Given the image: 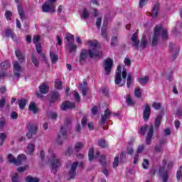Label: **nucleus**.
I'll return each mask as SVG.
<instances>
[{
  "mask_svg": "<svg viewBox=\"0 0 182 182\" xmlns=\"http://www.w3.org/2000/svg\"><path fill=\"white\" fill-rule=\"evenodd\" d=\"M161 36L162 39H167L168 38V32L166 29H163V26L158 25L154 28V35L152 37L151 46H157L159 43V38Z\"/></svg>",
  "mask_w": 182,
  "mask_h": 182,
  "instance_id": "nucleus-1",
  "label": "nucleus"
},
{
  "mask_svg": "<svg viewBox=\"0 0 182 182\" xmlns=\"http://www.w3.org/2000/svg\"><path fill=\"white\" fill-rule=\"evenodd\" d=\"M115 73V85H120V86H124V83H122V77L124 82H126V77H127V70L123 69L122 70V66L119 65Z\"/></svg>",
  "mask_w": 182,
  "mask_h": 182,
  "instance_id": "nucleus-2",
  "label": "nucleus"
},
{
  "mask_svg": "<svg viewBox=\"0 0 182 182\" xmlns=\"http://www.w3.org/2000/svg\"><path fill=\"white\" fill-rule=\"evenodd\" d=\"M50 166L51 167V172H53V174H56V173H58L59 171V168H60L62 166V162L60 161V159H59L55 154H51V158L50 159Z\"/></svg>",
  "mask_w": 182,
  "mask_h": 182,
  "instance_id": "nucleus-3",
  "label": "nucleus"
},
{
  "mask_svg": "<svg viewBox=\"0 0 182 182\" xmlns=\"http://www.w3.org/2000/svg\"><path fill=\"white\" fill-rule=\"evenodd\" d=\"M27 130L28 133L26 134V137L31 139L33 136H36L38 134V126L35 124L28 123L27 124Z\"/></svg>",
  "mask_w": 182,
  "mask_h": 182,
  "instance_id": "nucleus-4",
  "label": "nucleus"
},
{
  "mask_svg": "<svg viewBox=\"0 0 182 182\" xmlns=\"http://www.w3.org/2000/svg\"><path fill=\"white\" fill-rule=\"evenodd\" d=\"M66 140H68V130H66V128L63 127V126H61L57 137V143L58 144H63V142L66 141Z\"/></svg>",
  "mask_w": 182,
  "mask_h": 182,
  "instance_id": "nucleus-5",
  "label": "nucleus"
},
{
  "mask_svg": "<svg viewBox=\"0 0 182 182\" xmlns=\"http://www.w3.org/2000/svg\"><path fill=\"white\" fill-rule=\"evenodd\" d=\"M56 5L54 3L45 2L42 6V11L44 13L55 14Z\"/></svg>",
  "mask_w": 182,
  "mask_h": 182,
  "instance_id": "nucleus-6",
  "label": "nucleus"
},
{
  "mask_svg": "<svg viewBox=\"0 0 182 182\" xmlns=\"http://www.w3.org/2000/svg\"><path fill=\"white\" fill-rule=\"evenodd\" d=\"M77 161L73 162L71 165L70 171L68 172V181L73 180L76 177V169L77 168Z\"/></svg>",
  "mask_w": 182,
  "mask_h": 182,
  "instance_id": "nucleus-7",
  "label": "nucleus"
},
{
  "mask_svg": "<svg viewBox=\"0 0 182 182\" xmlns=\"http://www.w3.org/2000/svg\"><path fill=\"white\" fill-rule=\"evenodd\" d=\"M154 134V126L150 125L146 136V144H147V146H150L151 144V139H153Z\"/></svg>",
  "mask_w": 182,
  "mask_h": 182,
  "instance_id": "nucleus-8",
  "label": "nucleus"
},
{
  "mask_svg": "<svg viewBox=\"0 0 182 182\" xmlns=\"http://www.w3.org/2000/svg\"><path fill=\"white\" fill-rule=\"evenodd\" d=\"M105 65V74L107 76H109V75H110L112 73V68H113V60H112L110 58H107Z\"/></svg>",
  "mask_w": 182,
  "mask_h": 182,
  "instance_id": "nucleus-9",
  "label": "nucleus"
},
{
  "mask_svg": "<svg viewBox=\"0 0 182 182\" xmlns=\"http://www.w3.org/2000/svg\"><path fill=\"white\" fill-rule=\"evenodd\" d=\"M131 41L132 42V46H134L139 50L140 40H139V33L137 31L132 35Z\"/></svg>",
  "mask_w": 182,
  "mask_h": 182,
  "instance_id": "nucleus-10",
  "label": "nucleus"
},
{
  "mask_svg": "<svg viewBox=\"0 0 182 182\" xmlns=\"http://www.w3.org/2000/svg\"><path fill=\"white\" fill-rule=\"evenodd\" d=\"M166 166H161L159 169V176H162L163 182L168 181V171H165Z\"/></svg>",
  "mask_w": 182,
  "mask_h": 182,
  "instance_id": "nucleus-11",
  "label": "nucleus"
},
{
  "mask_svg": "<svg viewBox=\"0 0 182 182\" xmlns=\"http://www.w3.org/2000/svg\"><path fill=\"white\" fill-rule=\"evenodd\" d=\"M144 107L143 119L145 122H149V119H150V115L151 114V108L149 106V105H145Z\"/></svg>",
  "mask_w": 182,
  "mask_h": 182,
  "instance_id": "nucleus-12",
  "label": "nucleus"
},
{
  "mask_svg": "<svg viewBox=\"0 0 182 182\" xmlns=\"http://www.w3.org/2000/svg\"><path fill=\"white\" fill-rule=\"evenodd\" d=\"M13 67L14 70H16L17 72L14 73V76H16L17 79H19V77H21V73H19V72H22V67H21V65H19V62L18 61L14 62Z\"/></svg>",
  "mask_w": 182,
  "mask_h": 182,
  "instance_id": "nucleus-13",
  "label": "nucleus"
},
{
  "mask_svg": "<svg viewBox=\"0 0 182 182\" xmlns=\"http://www.w3.org/2000/svg\"><path fill=\"white\" fill-rule=\"evenodd\" d=\"M86 59H87V49H82L79 56L80 65H83L86 62Z\"/></svg>",
  "mask_w": 182,
  "mask_h": 182,
  "instance_id": "nucleus-14",
  "label": "nucleus"
},
{
  "mask_svg": "<svg viewBox=\"0 0 182 182\" xmlns=\"http://www.w3.org/2000/svg\"><path fill=\"white\" fill-rule=\"evenodd\" d=\"M167 143V138H165L164 139H161L159 141V143L158 144H156L154 147V151L156 153H161L162 150H163V146Z\"/></svg>",
  "mask_w": 182,
  "mask_h": 182,
  "instance_id": "nucleus-15",
  "label": "nucleus"
},
{
  "mask_svg": "<svg viewBox=\"0 0 182 182\" xmlns=\"http://www.w3.org/2000/svg\"><path fill=\"white\" fill-rule=\"evenodd\" d=\"M75 102L65 101L61 104V110H68V109H75Z\"/></svg>",
  "mask_w": 182,
  "mask_h": 182,
  "instance_id": "nucleus-16",
  "label": "nucleus"
},
{
  "mask_svg": "<svg viewBox=\"0 0 182 182\" xmlns=\"http://www.w3.org/2000/svg\"><path fill=\"white\" fill-rule=\"evenodd\" d=\"M110 114H112V112L110 111V109L107 108L105 111L104 115L101 116V124H105V123H106L107 119L110 117Z\"/></svg>",
  "mask_w": 182,
  "mask_h": 182,
  "instance_id": "nucleus-17",
  "label": "nucleus"
},
{
  "mask_svg": "<svg viewBox=\"0 0 182 182\" xmlns=\"http://www.w3.org/2000/svg\"><path fill=\"white\" fill-rule=\"evenodd\" d=\"M101 36L104 39H107V20H104L102 27Z\"/></svg>",
  "mask_w": 182,
  "mask_h": 182,
  "instance_id": "nucleus-18",
  "label": "nucleus"
},
{
  "mask_svg": "<svg viewBox=\"0 0 182 182\" xmlns=\"http://www.w3.org/2000/svg\"><path fill=\"white\" fill-rule=\"evenodd\" d=\"M60 96L59 92H52L50 97V105H53V103H55L58 99H59Z\"/></svg>",
  "mask_w": 182,
  "mask_h": 182,
  "instance_id": "nucleus-19",
  "label": "nucleus"
},
{
  "mask_svg": "<svg viewBox=\"0 0 182 182\" xmlns=\"http://www.w3.org/2000/svg\"><path fill=\"white\" fill-rule=\"evenodd\" d=\"M100 156V152L97 151L95 153V157H99ZM88 159H89L90 161H92V160H93V159H95V149H93V148H90L89 150Z\"/></svg>",
  "mask_w": 182,
  "mask_h": 182,
  "instance_id": "nucleus-20",
  "label": "nucleus"
},
{
  "mask_svg": "<svg viewBox=\"0 0 182 182\" xmlns=\"http://www.w3.org/2000/svg\"><path fill=\"white\" fill-rule=\"evenodd\" d=\"M23 161H26V156L24 154H20L17 156L16 163L15 166H21Z\"/></svg>",
  "mask_w": 182,
  "mask_h": 182,
  "instance_id": "nucleus-21",
  "label": "nucleus"
},
{
  "mask_svg": "<svg viewBox=\"0 0 182 182\" xmlns=\"http://www.w3.org/2000/svg\"><path fill=\"white\" fill-rule=\"evenodd\" d=\"M39 90L43 95H46L49 92V87L46 82H43L42 85L39 86Z\"/></svg>",
  "mask_w": 182,
  "mask_h": 182,
  "instance_id": "nucleus-22",
  "label": "nucleus"
},
{
  "mask_svg": "<svg viewBox=\"0 0 182 182\" xmlns=\"http://www.w3.org/2000/svg\"><path fill=\"white\" fill-rule=\"evenodd\" d=\"M161 120H163V116L161 114H158L155 119V123H154V128L155 129H159L160 127V125L161 124Z\"/></svg>",
  "mask_w": 182,
  "mask_h": 182,
  "instance_id": "nucleus-23",
  "label": "nucleus"
},
{
  "mask_svg": "<svg viewBox=\"0 0 182 182\" xmlns=\"http://www.w3.org/2000/svg\"><path fill=\"white\" fill-rule=\"evenodd\" d=\"M15 53H16V56L18 59V60H19V62L21 63H22V62L25 61V55L23 54H22V53L21 52V50H15Z\"/></svg>",
  "mask_w": 182,
  "mask_h": 182,
  "instance_id": "nucleus-24",
  "label": "nucleus"
},
{
  "mask_svg": "<svg viewBox=\"0 0 182 182\" xmlns=\"http://www.w3.org/2000/svg\"><path fill=\"white\" fill-rule=\"evenodd\" d=\"M28 110H30V112H33L34 114H36V113H38L39 111V109H38V107H36V103L31 102L28 106Z\"/></svg>",
  "mask_w": 182,
  "mask_h": 182,
  "instance_id": "nucleus-25",
  "label": "nucleus"
},
{
  "mask_svg": "<svg viewBox=\"0 0 182 182\" xmlns=\"http://www.w3.org/2000/svg\"><path fill=\"white\" fill-rule=\"evenodd\" d=\"M50 58L52 63H56L59 60V55L53 51H50Z\"/></svg>",
  "mask_w": 182,
  "mask_h": 182,
  "instance_id": "nucleus-26",
  "label": "nucleus"
},
{
  "mask_svg": "<svg viewBox=\"0 0 182 182\" xmlns=\"http://www.w3.org/2000/svg\"><path fill=\"white\" fill-rule=\"evenodd\" d=\"M26 103H28V100L25 98H21L18 100V107L20 110H23L25 107H26Z\"/></svg>",
  "mask_w": 182,
  "mask_h": 182,
  "instance_id": "nucleus-27",
  "label": "nucleus"
},
{
  "mask_svg": "<svg viewBox=\"0 0 182 182\" xmlns=\"http://www.w3.org/2000/svg\"><path fill=\"white\" fill-rule=\"evenodd\" d=\"M159 4H156L153 7L152 13L151 14V16H152V18H156L157 15H159Z\"/></svg>",
  "mask_w": 182,
  "mask_h": 182,
  "instance_id": "nucleus-28",
  "label": "nucleus"
},
{
  "mask_svg": "<svg viewBox=\"0 0 182 182\" xmlns=\"http://www.w3.org/2000/svg\"><path fill=\"white\" fill-rule=\"evenodd\" d=\"M67 48L69 50V53H73V52H76L77 49V46H76L73 43H71L67 45Z\"/></svg>",
  "mask_w": 182,
  "mask_h": 182,
  "instance_id": "nucleus-29",
  "label": "nucleus"
},
{
  "mask_svg": "<svg viewBox=\"0 0 182 182\" xmlns=\"http://www.w3.org/2000/svg\"><path fill=\"white\" fill-rule=\"evenodd\" d=\"M18 14L20 16L21 20L23 19V16L25 15V11L23 10V7L22 4H18L17 6Z\"/></svg>",
  "mask_w": 182,
  "mask_h": 182,
  "instance_id": "nucleus-30",
  "label": "nucleus"
},
{
  "mask_svg": "<svg viewBox=\"0 0 182 182\" xmlns=\"http://www.w3.org/2000/svg\"><path fill=\"white\" fill-rule=\"evenodd\" d=\"M148 43H149L147 42V38L146 37V36H143L141 37L140 42V46L141 49H146V47L147 46Z\"/></svg>",
  "mask_w": 182,
  "mask_h": 182,
  "instance_id": "nucleus-31",
  "label": "nucleus"
},
{
  "mask_svg": "<svg viewBox=\"0 0 182 182\" xmlns=\"http://www.w3.org/2000/svg\"><path fill=\"white\" fill-rule=\"evenodd\" d=\"M127 87L129 89L130 86H132V83H133V76L131 73L127 74Z\"/></svg>",
  "mask_w": 182,
  "mask_h": 182,
  "instance_id": "nucleus-32",
  "label": "nucleus"
},
{
  "mask_svg": "<svg viewBox=\"0 0 182 182\" xmlns=\"http://www.w3.org/2000/svg\"><path fill=\"white\" fill-rule=\"evenodd\" d=\"M65 39L68 43H73L75 41V36L70 33H67L65 34Z\"/></svg>",
  "mask_w": 182,
  "mask_h": 182,
  "instance_id": "nucleus-33",
  "label": "nucleus"
},
{
  "mask_svg": "<svg viewBox=\"0 0 182 182\" xmlns=\"http://www.w3.org/2000/svg\"><path fill=\"white\" fill-rule=\"evenodd\" d=\"M100 163L102 167H107V161H106V156L105 155L100 156Z\"/></svg>",
  "mask_w": 182,
  "mask_h": 182,
  "instance_id": "nucleus-34",
  "label": "nucleus"
},
{
  "mask_svg": "<svg viewBox=\"0 0 182 182\" xmlns=\"http://www.w3.org/2000/svg\"><path fill=\"white\" fill-rule=\"evenodd\" d=\"M83 148V143L81 141L77 142L75 146V150L77 153H79Z\"/></svg>",
  "mask_w": 182,
  "mask_h": 182,
  "instance_id": "nucleus-35",
  "label": "nucleus"
},
{
  "mask_svg": "<svg viewBox=\"0 0 182 182\" xmlns=\"http://www.w3.org/2000/svg\"><path fill=\"white\" fill-rule=\"evenodd\" d=\"M80 90L82 92V96H87L89 88L87 87L83 86V84H81L80 86Z\"/></svg>",
  "mask_w": 182,
  "mask_h": 182,
  "instance_id": "nucleus-36",
  "label": "nucleus"
},
{
  "mask_svg": "<svg viewBox=\"0 0 182 182\" xmlns=\"http://www.w3.org/2000/svg\"><path fill=\"white\" fill-rule=\"evenodd\" d=\"M31 60L35 68L39 67V61L38 60V58H36V56L35 55V54H31Z\"/></svg>",
  "mask_w": 182,
  "mask_h": 182,
  "instance_id": "nucleus-37",
  "label": "nucleus"
},
{
  "mask_svg": "<svg viewBox=\"0 0 182 182\" xmlns=\"http://www.w3.org/2000/svg\"><path fill=\"white\" fill-rule=\"evenodd\" d=\"M10 65H11V64L9 63V61H8V60H5V61L2 62L0 65V66L3 70L8 69V68H9Z\"/></svg>",
  "mask_w": 182,
  "mask_h": 182,
  "instance_id": "nucleus-38",
  "label": "nucleus"
},
{
  "mask_svg": "<svg viewBox=\"0 0 182 182\" xmlns=\"http://www.w3.org/2000/svg\"><path fill=\"white\" fill-rule=\"evenodd\" d=\"M27 149L28 150V154L29 156H32V154H33V151H35V145H33V144H28Z\"/></svg>",
  "mask_w": 182,
  "mask_h": 182,
  "instance_id": "nucleus-39",
  "label": "nucleus"
},
{
  "mask_svg": "<svg viewBox=\"0 0 182 182\" xmlns=\"http://www.w3.org/2000/svg\"><path fill=\"white\" fill-rule=\"evenodd\" d=\"M7 159L10 164H15L16 163V159L14 157V155L12 154H9L7 156Z\"/></svg>",
  "mask_w": 182,
  "mask_h": 182,
  "instance_id": "nucleus-40",
  "label": "nucleus"
},
{
  "mask_svg": "<svg viewBox=\"0 0 182 182\" xmlns=\"http://www.w3.org/2000/svg\"><path fill=\"white\" fill-rule=\"evenodd\" d=\"M26 182H39V178L36 177H32L31 176H28L26 178Z\"/></svg>",
  "mask_w": 182,
  "mask_h": 182,
  "instance_id": "nucleus-41",
  "label": "nucleus"
},
{
  "mask_svg": "<svg viewBox=\"0 0 182 182\" xmlns=\"http://www.w3.org/2000/svg\"><path fill=\"white\" fill-rule=\"evenodd\" d=\"M6 139V134L1 132L0 134V146H4V144L5 143V140Z\"/></svg>",
  "mask_w": 182,
  "mask_h": 182,
  "instance_id": "nucleus-42",
  "label": "nucleus"
},
{
  "mask_svg": "<svg viewBox=\"0 0 182 182\" xmlns=\"http://www.w3.org/2000/svg\"><path fill=\"white\" fill-rule=\"evenodd\" d=\"M119 45V40L117 36L112 37L111 38V46H117Z\"/></svg>",
  "mask_w": 182,
  "mask_h": 182,
  "instance_id": "nucleus-43",
  "label": "nucleus"
},
{
  "mask_svg": "<svg viewBox=\"0 0 182 182\" xmlns=\"http://www.w3.org/2000/svg\"><path fill=\"white\" fill-rule=\"evenodd\" d=\"M148 129H149V125H144L141 127V128L139 129V133H141L142 136H144V134H146V132H147Z\"/></svg>",
  "mask_w": 182,
  "mask_h": 182,
  "instance_id": "nucleus-44",
  "label": "nucleus"
},
{
  "mask_svg": "<svg viewBox=\"0 0 182 182\" xmlns=\"http://www.w3.org/2000/svg\"><path fill=\"white\" fill-rule=\"evenodd\" d=\"M98 145L101 149H106L107 147V144H106V140L105 139H102L98 141Z\"/></svg>",
  "mask_w": 182,
  "mask_h": 182,
  "instance_id": "nucleus-45",
  "label": "nucleus"
},
{
  "mask_svg": "<svg viewBox=\"0 0 182 182\" xmlns=\"http://www.w3.org/2000/svg\"><path fill=\"white\" fill-rule=\"evenodd\" d=\"M4 16L6 17V19L7 21H11V19H12L11 18V17H12V11H9V10L6 11V12L4 14Z\"/></svg>",
  "mask_w": 182,
  "mask_h": 182,
  "instance_id": "nucleus-46",
  "label": "nucleus"
},
{
  "mask_svg": "<svg viewBox=\"0 0 182 182\" xmlns=\"http://www.w3.org/2000/svg\"><path fill=\"white\" fill-rule=\"evenodd\" d=\"M152 107H154L155 110H160L161 109V103L154 102L152 103Z\"/></svg>",
  "mask_w": 182,
  "mask_h": 182,
  "instance_id": "nucleus-47",
  "label": "nucleus"
},
{
  "mask_svg": "<svg viewBox=\"0 0 182 182\" xmlns=\"http://www.w3.org/2000/svg\"><path fill=\"white\" fill-rule=\"evenodd\" d=\"M88 43L90 44V46H91V48H94L93 51L95 52V50L96 49V48L99 46V43L97 41H89Z\"/></svg>",
  "mask_w": 182,
  "mask_h": 182,
  "instance_id": "nucleus-48",
  "label": "nucleus"
},
{
  "mask_svg": "<svg viewBox=\"0 0 182 182\" xmlns=\"http://www.w3.org/2000/svg\"><path fill=\"white\" fill-rule=\"evenodd\" d=\"M5 105H6V100H5V98H2L1 100H0V112H2V110H4Z\"/></svg>",
  "mask_w": 182,
  "mask_h": 182,
  "instance_id": "nucleus-49",
  "label": "nucleus"
},
{
  "mask_svg": "<svg viewBox=\"0 0 182 182\" xmlns=\"http://www.w3.org/2000/svg\"><path fill=\"white\" fill-rule=\"evenodd\" d=\"M147 82H149V76L139 78V82L141 83V85H146L147 84Z\"/></svg>",
  "mask_w": 182,
  "mask_h": 182,
  "instance_id": "nucleus-50",
  "label": "nucleus"
},
{
  "mask_svg": "<svg viewBox=\"0 0 182 182\" xmlns=\"http://www.w3.org/2000/svg\"><path fill=\"white\" fill-rule=\"evenodd\" d=\"M82 16L85 19H87L90 16L89 12L87 11V9H84L82 13Z\"/></svg>",
  "mask_w": 182,
  "mask_h": 182,
  "instance_id": "nucleus-51",
  "label": "nucleus"
},
{
  "mask_svg": "<svg viewBox=\"0 0 182 182\" xmlns=\"http://www.w3.org/2000/svg\"><path fill=\"white\" fill-rule=\"evenodd\" d=\"M134 95L138 99H140V97H141V91L140 90V88H136L134 90Z\"/></svg>",
  "mask_w": 182,
  "mask_h": 182,
  "instance_id": "nucleus-52",
  "label": "nucleus"
},
{
  "mask_svg": "<svg viewBox=\"0 0 182 182\" xmlns=\"http://www.w3.org/2000/svg\"><path fill=\"white\" fill-rule=\"evenodd\" d=\"M126 100L127 105H129V106H133V105H134V102H133V100H132V97L130 95L127 96Z\"/></svg>",
  "mask_w": 182,
  "mask_h": 182,
  "instance_id": "nucleus-53",
  "label": "nucleus"
},
{
  "mask_svg": "<svg viewBox=\"0 0 182 182\" xmlns=\"http://www.w3.org/2000/svg\"><path fill=\"white\" fill-rule=\"evenodd\" d=\"M150 165V163H149V160L146 159H144V163L142 164V167L144 168V170H147L149 168V166Z\"/></svg>",
  "mask_w": 182,
  "mask_h": 182,
  "instance_id": "nucleus-54",
  "label": "nucleus"
},
{
  "mask_svg": "<svg viewBox=\"0 0 182 182\" xmlns=\"http://www.w3.org/2000/svg\"><path fill=\"white\" fill-rule=\"evenodd\" d=\"M118 166H119V156H115L113 162V168L114 169L117 168Z\"/></svg>",
  "mask_w": 182,
  "mask_h": 182,
  "instance_id": "nucleus-55",
  "label": "nucleus"
},
{
  "mask_svg": "<svg viewBox=\"0 0 182 182\" xmlns=\"http://www.w3.org/2000/svg\"><path fill=\"white\" fill-rule=\"evenodd\" d=\"M28 167H29L28 165H26L24 166H21L17 168V171L18 173H23L26 170H28Z\"/></svg>",
  "mask_w": 182,
  "mask_h": 182,
  "instance_id": "nucleus-56",
  "label": "nucleus"
},
{
  "mask_svg": "<svg viewBox=\"0 0 182 182\" xmlns=\"http://www.w3.org/2000/svg\"><path fill=\"white\" fill-rule=\"evenodd\" d=\"M55 88L60 90L62 89V81H55Z\"/></svg>",
  "mask_w": 182,
  "mask_h": 182,
  "instance_id": "nucleus-57",
  "label": "nucleus"
},
{
  "mask_svg": "<svg viewBox=\"0 0 182 182\" xmlns=\"http://www.w3.org/2000/svg\"><path fill=\"white\" fill-rule=\"evenodd\" d=\"M5 35H6V38H9L10 36L11 38H14V36H15L14 35V33L12 32V31H11L10 29H8V30L6 31V34Z\"/></svg>",
  "mask_w": 182,
  "mask_h": 182,
  "instance_id": "nucleus-58",
  "label": "nucleus"
},
{
  "mask_svg": "<svg viewBox=\"0 0 182 182\" xmlns=\"http://www.w3.org/2000/svg\"><path fill=\"white\" fill-rule=\"evenodd\" d=\"M36 50L37 53H42V45L41 43H36Z\"/></svg>",
  "mask_w": 182,
  "mask_h": 182,
  "instance_id": "nucleus-59",
  "label": "nucleus"
},
{
  "mask_svg": "<svg viewBox=\"0 0 182 182\" xmlns=\"http://www.w3.org/2000/svg\"><path fill=\"white\" fill-rule=\"evenodd\" d=\"M176 178L178 181L182 179V166L180 167V170L177 171Z\"/></svg>",
  "mask_w": 182,
  "mask_h": 182,
  "instance_id": "nucleus-60",
  "label": "nucleus"
},
{
  "mask_svg": "<svg viewBox=\"0 0 182 182\" xmlns=\"http://www.w3.org/2000/svg\"><path fill=\"white\" fill-rule=\"evenodd\" d=\"M48 117H50V119H52L53 120H55L58 119V114L56 112H50L48 115Z\"/></svg>",
  "mask_w": 182,
  "mask_h": 182,
  "instance_id": "nucleus-61",
  "label": "nucleus"
},
{
  "mask_svg": "<svg viewBox=\"0 0 182 182\" xmlns=\"http://www.w3.org/2000/svg\"><path fill=\"white\" fill-rule=\"evenodd\" d=\"M124 63L125 66H131L132 65V60L130 58H125L124 60Z\"/></svg>",
  "mask_w": 182,
  "mask_h": 182,
  "instance_id": "nucleus-62",
  "label": "nucleus"
},
{
  "mask_svg": "<svg viewBox=\"0 0 182 182\" xmlns=\"http://www.w3.org/2000/svg\"><path fill=\"white\" fill-rule=\"evenodd\" d=\"M148 0H139V8H143L147 5Z\"/></svg>",
  "mask_w": 182,
  "mask_h": 182,
  "instance_id": "nucleus-63",
  "label": "nucleus"
},
{
  "mask_svg": "<svg viewBox=\"0 0 182 182\" xmlns=\"http://www.w3.org/2000/svg\"><path fill=\"white\" fill-rule=\"evenodd\" d=\"M11 181H12V182H19V177H18V174H15V175L11 178Z\"/></svg>",
  "mask_w": 182,
  "mask_h": 182,
  "instance_id": "nucleus-64",
  "label": "nucleus"
}]
</instances>
